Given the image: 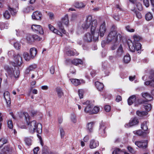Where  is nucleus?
Segmentation results:
<instances>
[{
  "instance_id": "obj_1",
  "label": "nucleus",
  "mask_w": 154,
  "mask_h": 154,
  "mask_svg": "<svg viewBox=\"0 0 154 154\" xmlns=\"http://www.w3.org/2000/svg\"><path fill=\"white\" fill-rule=\"evenodd\" d=\"M91 24V33H86L84 37V40L87 42H91L93 40L96 41L98 40L99 34L95 32L96 29L97 25V20H92V16L89 15L86 17L85 20L82 25V27L84 29H87Z\"/></svg>"
},
{
  "instance_id": "obj_2",
  "label": "nucleus",
  "mask_w": 154,
  "mask_h": 154,
  "mask_svg": "<svg viewBox=\"0 0 154 154\" xmlns=\"http://www.w3.org/2000/svg\"><path fill=\"white\" fill-rule=\"evenodd\" d=\"M25 118L27 122L26 128L29 132L31 133H34L36 132L40 134L42 131V125L41 123H38L35 120H33L28 122L27 119L29 118V116L28 114L26 112L23 113Z\"/></svg>"
},
{
  "instance_id": "obj_3",
  "label": "nucleus",
  "mask_w": 154,
  "mask_h": 154,
  "mask_svg": "<svg viewBox=\"0 0 154 154\" xmlns=\"http://www.w3.org/2000/svg\"><path fill=\"white\" fill-rule=\"evenodd\" d=\"M122 38V35L118 33L116 30L111 31L109 34L107 38V41L109 42H115L118 40L120 41Z\"/></svg>"
},
{
  "instance_id": "obj_4",
  "label": "nucleus",
  "mask_w": 154,
  "mask_h": 154,
  "mask_svg": "<svg viewBox=\"0 0 154 154\" xmlns=\"http://www.w3.org/2000/svg\"><path fill=\"white\" fill-rule=\"evenodd\" d=\"M127 44L130 50L132 52H134L136 50L139 51L141 49V45L139 42H137L134 45L131 41L129 40L127 42Z\"/></svg>"
},
{
  "instance_id": "obj_5",
  "label": "nucleus",
  "mask_w": 154,
  "mask_h": 154,
  "mask_svg": "<svg viewBox=\"0 0 154 154\" xmlns=\"http://www.w3.org/2000/svg\"><path fill=\"white\" fill-rule=\"evenodd\" d=\"M14 59L16 63H13V65L15 66L17 65L20 66L23 63L22 58L19 54L14 55Z\"/></svg>"
},
{
  "instance_id": "obj_6",
  "label": "nucleus",
  "mask_w": 154,
  "mask_h": 154,
  "mask_svg": "<svg viewBox=\"0 0 154 154\" xmlns=\"http://www.w3.org/2000/svg\"><path fill=\"white\" fill-rule=\"evenodd\" d=\"M6 68H7L8 70V72L10 74L12 78H18L19 77L20 75V71L18 69L16 70H15L13 72H12V71L8 66H6L5 68L7 69Z\"/></svg>"
},
{
  "instance_id": "obj_7",
  "label": "nucleus",
  "mask_w": 154,
  "mask_h": 154,
  "mask_svg": "<svg viewBox=\"0 0 154 154\" xmlns=\"http://www.w3.org/2000/svg\"><path fill=\"white\" fill-rule=\"evenodd\" d=\"M148 140H140L136 141L135 142V144L139 148L145 149L147 146Z\"/></svg>"
},
{
  "instance_id": "obj_8",
  "label": "nucleus",
  "mask_w": 154,
  "mask_h": 154,
  "mask_svg": "<svg viewBox=\"0 0 154 154\" xmlns=\"http://www.w3.org/2000/svg\"><path fill=\"white\" fill-rule=\"evenodd\" d=\"M31 28L34 32L37 33L43 34L44 33L42 28L40 25H33L32 26Z\"/></svg>"
},
{
  "instance_id": "obj_9",
  "label": "nucleus",
  "mask_w": 154,
  "mask_h": 154,
  "mask_svg": "<svg viewBox=\"0 0 154 154\" xmlns=\"http://www.w3.org/2000/svg\"><path fill=\"white\" fill-rule=\"evenodd\" d=\"M106 28L105 26V23L104 21L100 25L99 27V32H98L101 37H103L106 32Z\"/></svg>"
},
{
  "instance_id": "obj_10",
  "label": "nucleus",
  "mask_w": 154,
  "mask_h": 154,
  "mask_svg": "<svg viewBox=\"0 0 154 154\" xmlns=\"http://www.w3.org/2000/svg\"><path fill=\"white\" fill-rule=\"evenodd\" d=\"M42 17V13L39 11H36L34 12L32 15L33 19L38 20H40Z\"/></svg>"
},
{
  "instance_id": "obj_11",
  "label": "nucleus",
  "mask_w": 154,
  "mask_h": 154,
  "mask_svg": "<svg viewBox=\"0 0 154 154\" xmlns=\"http://www.w3.org/2000/svg\"><path fill=\"white\" fill-rule=\"evenodd\" d=\"M139 121L136 118H134L131 119L128 124H126L125 125V127L128 128L137 124Z\"/></svg>"
},
{
  "instance_id": "obj_12",
  "label": "nucleus",
  "mask_w": 154,
  "mask_h": 154,
  "mask_svg": "<svg viewBox=\"0 0 154 154\" xmlns=\"http://www.w3.org/2000/svg\"><path fill=\"white\" fill-rule=\"evenodd\" d=\"M133 133L134 134L142 136L143 137H148L147 134L149 133V131H148L146 132L142 131L141 130H140L137 131H133Z\"/></svg>"
},
{
  "instance_id": "obj_13",
  "label": "nucleus",
  "mask_w": 154,
  "mask_h": 154,
  "mask_svg": "<svg viewBox=\"0 0 154 154\" xmlns=\"http://www.w3.org/2000/svg\"><path fill=\"white\" fill-rule=\"evenodd\" d=\"M98 145L99 143L98 141H96L94 140H91L89 145V146L91 149H93L95 148Z\"/></svg>"
},
{
  "instance_id": "obj_14",
  "label": "nucleus",
  "mask_w": 154,
  "mask_h": 154,
  "mask_svg": "<svg viewBox=\"0 0 154 154\" xmlns=\"http://www.w3.org/2000/svg\"><path fill=\"white\" fill-rule=\"evenodd\" d=\"M71 62L72 64L76 66L79 64H82L83 63L82 60L79 59H74L71 60Z\"/></svg>"
},
{
  "instance_id": "obj_15",
  "label": "nucleus",
  "mask_w": 154,
  "mask_h": 154,
  "mask_svg": "<svg viewBox=\"0 0 154 154\" xmlns=\"http://www.w3.org/2000/svg\"><path fill=\"white\" fill-rule=\"evenodd\" d=\"M36 68L37 66L36 64H33L31 65L26 68L25 73L26 74H28L31 71L34 70Z\"/></svg>"
},
{
  "instance_id": "obj_16",
  "label": "nucleus",
  "mask_w": 154,
  "mask_h": 154,
  "mask_svg": "<svg viewBox=\"0 0 154 154\" xmlns=\"http://www.w3.org/2000/svg\"><path fill=\"white\" fill-rule=\"evenodd\" d=\"M49 28L51 31H52L54 33L58 35H59L61 36H62V33L59 30L55 29L51 25H49Z\"/></svg>"
},
{
  "instance_id": "obj_17",
  "label": "nucleus",
  "mask_w": 154,
  "mask_h": 154,
  "mask_svg": "<svg viewBox=\"0 0 154 154\" xmlns=\"http://www.w3.org/2000/svg\"><path fill=\"white\" fill-rule=\"evenodd\" d=\"M74 6L77 8H84L85 5L82 2H76L74 3Z\"/></svg>"
},
{
  "instance_id": "obj_18",
  "label": "nucleus",
  "mask_w": 154,
  "mask_h": 154,
  "mask_svg": "<svg viewBox=\"0 0 154 154\" xmlns=\"http://www.w3.org/2000/svg\"><path fill=\"white\" fill-rule=\"evenodd\" d=\"M93 107V106L91 104L88 105L84 109L85 112L90 114H92V111Z\"/></svg>"
},
{
  "instance_id": "obj_19",
  "label": "nucleus",
  "mask_w": 154,
  "mask_h": 154,
  "mask_svg": "<svg viewBox=\"0 0 154 154\" xmlns=\"http://www.w3.org/2000/svg\"><path fill=\"white\" fill-rule=\"evenodd\" d=\"M106 128V127L105 126V124L101 122L100 123V128H99V132L100 133H101V134H103L105 133V129Z\"/></svg>"
},
{
  "instance_id": "obj_20",
  "label": "nucleus",
  "mask_w": 154,
  "mask_h": 154,
  "mask_svg": "<svg viewBox=\"0 0 154 154\" xmlns=\"http://www.w3.org/2000/svg\"><path fill=\"white\" fill-rule=\"evenodd\" d=\"M95 85L97 89L99 91H102L104 88V85L103 84L99 82H95Z\"/></svg>"
},
{
  "instance_id": "obj_21",
  "label": "nucleus",
  "mask_w": 154,
  "mask_h": 154,
  "mask_svg": "<svg viewBox=\"0 0 154 154\" xmlns=\"http://www.w3.org/2000/svg\"><path fill=\"white\" fill-rule=\"evenodd\" d=\"M143 97L147 101H151L152 99V97L148 93L145 92L142 94Z\"/></svg>"
},
{
  "instance_id": "obj_22",
  "label": "nucleus",
  "mask_w": 154,
  "mask_h": 154,
  "mask_svg": "<svg viewBox=\"0 0 154 154\" xmlns=\"http://www.w3.org/2000/svg\"><path fill=\"white\" fill-rule=\"evenodd\" d=\"M136 100V96L135 95H133L130 97L128 99V104L129 105H131L134 103Z\"/></svg>"
},
{
  "instance_id": "obj_23",
  "label": "nucleus",
  "mask_w": 154,
  "mask_h": 154,
  "mask_svg": "<svg viewBox=\"0 0 154 154\" xmlns=\"http://www.w3.org/2000/svg\"><path fill=\"white\" fill-rule=\"evenodd\" d=\"M24 141L26 145L28 146L32 145V140L31 137H26L24 138Z\"/></svg>"
},
{
  "instance_id": "obj_24",
  "label": "nucleus",
  "mask_w": 154,
  "mask_h": 154,
  "mask_svg": "<svg viewBox=\"0 0 154 154\" xmlns=\"http://www.w3.org/2000/svg\"><path fill=\"white\" fill-rule=\"evenodd\" d=\"M30 55L32 58H33L36 56L37 53L36 49L35 48H31L30 49Z\"/></svg>"
},
{
  "instance_id": "obj_25",
  "label": "nucleus",
  "mask_w": 154,
  "mask_h": 154,
  "mask_svg": "<svg viewBox=\"0 0 154 154\" xmlns=\"http://www.w3.org/2000/svg\"><path fill=\"white\" fill-rule=\"evenodd\" d=\"M123 53V51L122 47L121 45H120L117 51L116 55L117 56H121L122 55Z\"/></svg>"
},
{
  "instance_id": "obj_26",
  "label": "nucleus",
  "mask_w": 154,
  "mask_h": 154,
  "mask_svg": "<svg viewBox=\"0 0 154 154\" xmlns=\"http://www.w3.org/2000/svg\"><path fill=\"white\" fill-rule=\"evenodd\" d=\"M70 80L72 83L75 86L79 85L81 83L80 80L77 79H70Z\"/></svg>"
},
{
  "instance_id": "obj_27",
  "label": "nucleus",
  "mask_w": 154,
  "mask_h": 154,
  "mask_svg": "<svg viewBox=\"0 0 154 154\" xmlns=\"http://www.w3.org/2000/svg\"><path fill=\"white\" fill-rule=\"evenodd\" d=\"M148 122L147 121H145L143 122L141 125V127L142 129L144 131H146L148 129Z\"/></svg>"
},
{
  "instance_id": "obj_28",
  "label": "nucleus",
  "mask_w": 154,
  "mask_h": 154,
  "mask_svg": "<svg viewBox=\"0 0 154 154\" xmlns=\"http://www.w3.org/2000/svg\"><path fill=\"white\" fill-rule=\"evenodd\" d=\"M94 124V122H91L88 124L87 125V128L90 132L92 131Z\"/></svg>"
},
{
  "instance_id": "obj_29",
  "label": "nucleus",
  "mask_w": 154,
  "mask_h": 154,
  "mask_svg": "<svg viewBox=\"0 0 154 154\" xmlns=\"http://www.w3.org/2000/svg\"><path fill=\"white\" fill-rule=\"evenodd\" d=\"M4 98L6 102L7 101H9L10 100V94L8 91L5 92L3 94Z\"/></svg>"
},
{
  "instance_id": "obj_30",
  "label": "nucleus",
  "mask_w": 154,
  "mask_h": 154,
  "mask_svg": "<svg viewBox=\"0 0 154 154\" xmlns=\"http://www.w3.org/2000/svg\"><path fill=\"white\" fill-rule=\"evenodd\" d=\"M66 54L69 56H77L79 54L75 51H73L71 50H69L67 51Z\"/></svg>"
},
{
  "instance_id": "obj_31",
  "label": "nucleus",
  "mask_w": 154,
  "mask_h": 154,
  "mask_svg": "<svg viewBox=\"0 0 154 154\" xmlns=\"http://www.w3.org/2000/svg\"><path fill=\"white\" fill-rule=\"evenodd\" d=\"M23 57L26 61H29L31 59H32L31 56H30L27 52H24L23 54Z\"/></svg>"
},
{
  "instance_id": "obj_32",
  "label": "nucleus",
  "mask_w": 154,
  "mask_h": 154,
  "mask_svg": "<svg viewBox=\"0 0 154 154\" xmlns=\"http://www.w3.org/2000/svg\"><path fill=\"white\" fill-rule=\"evenodd\" d=\"M10 151L9 148L8 146L5 147L0 153V154H8Z\"/></svg>"
},
{
  "instance_id": "obj_33",
  "label": "nucleus",
  "mask_w": 154,
  "mask_h": 154,
  "mask_svg": "<svg viewBox=\"0 0 154 154\" xmlns=\"http://www.w3.org/2000/svg\"><path fill=\"white\" fill-rule=\"evenodd\" d=\"M131 60V57L129 54H128L124 56V61L125 63H128Z\"/></svg>"
},
{
  "instance_id": "obj_34",
  "label": "nucleus",
  "mask_w": 154,
  "mask_h": 154,
  "mask_svg": "<svg viewBox=\"0 0 154 154\" xmlns=\"http://www.w3.org/2000/svg\"><path fill=\"white\" fill-rule=\"evenodd\" d=\"M56 91L59 98H61L63 95L62 89L59 88H56Z\"/></svg>"
},
{
  "instance_id": "obj_35",
  "label": "nucleus",
  "mask_w": 154,
  "mask_h": 154,
  "mask_svg": "<svg viewBox=\"0 0 154 154\" xmlns=\"http://www.w3.org/2000/svg\"><path fill=\"white\" fill-rule=\"evenodd\" d=\"M137 114L140 117L143 116L148 114V112L145 111H141L139 110L137 111L136 112Z\"/></svg>"
},
{
  "instance_id": "obj_36",
  "label": "nucleus",
  "mask_w": 154,
  "mask_h": 154,
  "mask_svg": "<svg viewBox=\"0 0 154 154\" xmlns=\"http://www.w3.org/2000/svg\"><path fill=\"white\" fill-rule=\"evenodd\" d=\"M7 140L5 138L3 137L0 139V148H1L3 145L7 143Z\"/></svg>"
},
{
  "instance_id": "obj_37",
  "label": "nucleus",
  "mask_w": 154,
  "mask_h": 154,
  "mask_svg": "<svg viewBox=\"0 0 154 154\" xmlns=\"http://www.w3.org/2000/svg\"><path fill=\"white\" fill-rule=\"evenodd\" d=\"M8 26V24L7 23L0 22V29H1L7 28Z\"/></svg>"
},
{
  "instance_id": "obj_38",
  "label": "nucleus",
  "mask_w": 154,
  "mask_h": 154,
  "mask_svg": "<svg viewBox=\"0 0 154 154\" xmlns=\"http://www.w3.org/2000/svg\"><path fill=\"white\" fill-rule=\"evenodd\" d=\"M62 21L64 24L65 25H67L69 21L67 15H65L64 17L63 18Z\"/></svg>"
},
{
  "instance_id": "obj_39",
  "label": "nucleus",
  "mask_w": 154,
  "mask_h": 154,
  "mask_svg": "<svg viewBox=\"0 0 154 154\" xmlns=\"http://www.w3.org/2000/svg\"><path fill=\"white\" fill-rule=\"evenodd\" d=\"M26 38L29 43H31L33 42V38L32 35H28L26 37Z\"/></svg>"
},
{
  "instance_id": "obj_40",
  "label": "nucleus",
  "mask_w": 154,
  "mask_h": 154,
  "mask_svg": "<svg viewBox=\"0 0 154 154\" xmlns=\"http://www.w3.org/2000/svg\"><path fill=\"white\" fill-rule=\"evenodd\" d=\"M143 106L145 109L147 111H149L151 109V106L150 104L144 103Z\"/></svg>"
},
{
  "instance_id": "obj_41",
  "label": "nucleus",
  "mask_w": 154,
  "mask_h": 154,
  "mask_svg": "<svg viewBox=\"0 0 154 154\" xmlns=\"http://www.w3.org/2000/svg\"><path fill=\"white\" fill-rule=\"evenodd\" d=\"M153 82L151 81H147L145 82L144 84L146 86L150 85L152 87H154V83L152 82Z\"/></svg>"
},
{
  "instance_id": "obj_42",
  "label": "nucleus",
  "mask_w": 154,
  "mask_h": 154,
  "mask_svg": "<svg viewBox=\"0 0 154 154\" xmlns=\"http://www.w3.org/2000/svg\"><path fill=\"white\" fill-rule=\"evenodd\" d=\"M3 16L5 18L8 19L10 17L11 15L8 11H6L3 13Z\"/></svg>"
},
{
  "instance_id": "obj_43",
  "label": "nucleus",
  "mask_w": 154,
  "mask_h": 154,
  "mask_svg": "<svg viewBox=\"0 0 154 154\" xmlns=\"http://www.w3.org/2000/svg\"><path fill=\"white\" fill-rule=\"evenodd\" d=\"M152 15L150 13H148L145 15V18L146 20H149L152 19Z\"/></svg>"
},
{
  "instance_id": "obj_44",
  "label": "nucleus",
  "mask_w": 154,
  "mask_h": 154,
  "mask_svg": "<svg viewBox=\"0 0 154 154\" xmlns=\"http://www.w3.org/2000/svg\"><path fill=\"white\" fill-rule=\"evenodd\" d=\"M57 25L59 29L61 30L63 33H65L66 31L63 26L62 23L61 22H59L58 23Z\"/></svg>"
},
{
  "instance_id": "obj_45",
  "label": "nucleus",
  "mask_w": 154,
  "mask_h": 154,
  "mask_svg": "<svg viewBox=\"0 0 154 154\" xmlns=\"http://www.w3.org/2000/svg\"><path fill=\"white\" fill-rule=\"evenodd\" d=\"M78 94L80 99L82 98L83 97L84 91L83 90L80 89L78 91Z\"/></svg>"
},
{
  "instance_id": "obj_46",
  "label": "nucleus",
  "mask_w": 154,
  "mask_h": 154,
  "mask_svg": "<svg viewBox=\"0 0 154 154\" xmlns=\"http://www.w3.org/2000/svg\"><path fill=\"white\" fill-rule=\"evenodd\" d=\"M99 111V108L97 106H95L92 109V114H96Z\"/></svg>"
},
{
  "instance_id": "obj_47",
  "label": "nucleus",
  "mask_w": 154,
  "mask_h": 154,
  "mask_svg": "<svg viewBox=\"0 0 154 154\" xmlns=\"http://www.w3.org/2000/svg\"><path fill=\"white\" fill-rule=\"evenodd\" d=\"M149 79H151L152 81L154 82V71H151L150 75L149 76Z\"/></svg>"
},
{
  "instance_id": "obj_48",
  "label": "nucleus",
  "mask_w": 154,
  "mask_h": 154,
  "mask_svg": "<svg viewBox=\"0 0 154 154\" xmlns=\"http://www.w3.org/2000/svg\"><path fill=\"white\" fill-rule=\"evenodd\" d=\"M33 38V41L34 40L39 41L41 40L42 38H40L38 36L36 35H32Z\"/></svg>"
},
{
  "instance_id": "obj_49",
  "label": "nucleus",
  "mask_w": 154,
  "mask_h": 154,
  "mask_svg": "<svg viewBox=\"0 0 154 154\" xmlns=\"http://www.w3.org/2000/svg\"><path fill=\"white\" fill-rule=\"evenodd\" d=\"M126 29L128 32H133L134 31V30L132 28L129 26H127L125 27Z\"/></svg>"
},
{
  "instance_id": "obj_50",
  "label": "nucleus",
  "mask_w": 154,
  "mask_h": 154,
  "mask_svg": "<svg viewBox=\"0 0 154 154\" xmlns=\"http://www.w3.org/2000/svg\"><path fill=\"white\" fill-rule=\"evenodd\" d=\"M136 5L137 9L139 11H141L142 10V6L140 2H137Z\"/></svg>"
},
{
  "instance_id": "obj_51",
  "label": "nucleus",
  "mask_w": 154,
  "mask_h": 154,
  "mask_svg": "<svg viewBox=\"0 0 154 154\" xmlns=\"http://www.w3.org/2000/svg\"><path fill=\"white\" fill-rule=\"evenodd\" d=\"M133 38L135 43H137L136 42H138L141 39L140 37L137 35H134L133 36Z\"/></svg>"
},
{
  "instance_id": "obj_52",
  "label": "nucleus",
  "mask_w": 154,
  "mask_h": 154,
  "mask_svg": "<svg viewBox=\"0 0 154 154\" xmlns=\"http://www.w3.org/2000/svg\"><path fill=\"white\" fill-rule=\"evenodd\" d=\"M14 47L17 49H19L20 48V45L18 42L14 43Z\"/></svg>"
},
{
  "instance_id": "obj_53",
  "label": "nucleus",
  "mask_w": 154,
  "mask_h": 154,
  "mask_svg": "<svg viewBox=\"0 0 154 154\" xmlns=\"http://www.w3.org/2000/svg\"><path fill=\"white\" fill-rule=\"evenodd\" d=\"M135 13L138 19H140L142 18V15H141V13L140 12L138 11H135Z\"/></svg>"
},
{
  "instance_id": "obj_54",
  "label": "nucleus",
  "mask_w": 154,
  "mask_h": 154,
  "mask_svg": "<svg viewBox=\"0 0 154 154\" xmlns=\"http://www.w3.org/2000/svg\"><path fill=\"white\" fill-rule=\"evenodd\" d=\"M71 119L73 123H75L76 122V117L75 115L72 114L71 116Z\"/></svg>"
},
{
  "instance_id": "obj_55",
  "label": "nucleus",
  "mask_w": 154,
  "mask_h": 154,
  "mask_svg": "<svg viewBox=\"0 0 154 154\" xmlns=\"http://www.w3.org/2000/svg\"><path fill=\"white\" fill-rule=\"evenodd\" d=\"M8 127L9 128L11 129L13 127V125L11 120H9L8 121Z\"/></svg>"
},
{
  "instance_id": "obj_56",
  "label": "nucleus",
  "mask_w": 154,
  "mask_h": 154,
  "mask_svg": "<svg viewBox=\"0 0 154 154\" xmlns=\"http://www.w3.org/2000/svg\"><path fill=\"white\" fill-rule=\"evenodd\" d=\"M8 9L12 15H14L16 12V10L13 8L9 7Z\"/></svg>"
},
{
  "instance_id": "obj_57",
  "label": "nucleus",
  "mask_w": 154,
  "mask_h": 154,
  "mask_svg": "<svg viewBox=\"0 0 154 154\" xmlns=\"http://www.w3.org/2000/svg\"><path fill=\"white\" fill-rule=\"evenodd\" d=\"M104 109L106 112H109L111 110V107L109 105H106L105 106Z\"/></svg>"
},
{
  "instance_id": "obj_58",
  "label": "nucleus",
  "mask_w": 154,
  "mask_h": 154,
  "mask_svg": "<svg viewBox=\"0 0 154 154\" xmlns=\"http://www.w3.org/2000/svg\"><path fill=\"white\" fill-rule=\"evenodd\" d=\"M120 152V149L119 148L116 149L114 150L112 152V154H119V153Z\"/></svg>"
},
{
  "instance_id": "obj_59",
  "label": "nucleus",
  "mask_w": 154,
  "mask_h": 154,
  "mask_svg": "<svg viewBox=\"0 0 154 154\" xmlns=\"http://www.w3.org/2000/svg\"><path fill=\"white\" fill-rule=\"evenodd\" d=\"M143 2L144 5L146 7H148L149 6V3L148 0H143Z\"/></svg>"
},
{
  "instance_id": "obj_60",
  "label": "nucleus",
  "mask_w": 154,
  "mask_h": 154,
  "mask_svg": "<svg viewBox=\"0 0 154 154\" xmlns=\"http://www.w3.org/2000/svg\"><path fill=\"white\" fill-rule=\"evenodd\" d=\"M127 149L131 153L134 152V150L130 146H128L127 147Z\"/></svg>"
},
{
  "instance_id": "obj_61",
  "label": "nucleus",
  "mask_w": 154,
  "mask_h": 154,
  "mask_svg": "<svg viewBox=\"0 0 154 154\" xmlns=\"http://www.w3.org/2000/svg\"><path fill=\"white\" fill-rule=\"evenodd\" d=\"M61 136V137L62 138L65 135V132L63 130V129L62 128H60V129Z\"/></svg>"
},
{
  "instance_id": "obj_62",
  "label": "nucleus",
  "mask_w": 154,
  "mask_h": 154,
  "mask_svg": "<svg viewBox=\"0 0 154 154\" xmlns=\"http://www.w3.org/2000/svg\"><path fill=\"white\" fill-rule=\"evenodd\" d=\"M48 14L49 17L50 19H52L54 18V15L53 13L50 12H49Z\"/></svg>"
},
{
  "instance_id": "obj_63",
  "label": "nucleus",
  "mask_w": 154,
  "mask_h": 154,
  "mask_svg": "<svg viewBox=\"0 0 154 154\" xmlns=\"http://www.w3.org/2000/svg\"><path fill=\"white\" fill-rule=\"evenodd\" d=\"M39 149V148L38 147H36L34 148L33 150L34 154H38L37 153Z\"/></svg>"
},
{
  "instance_id": "obj_64",
  "label": "nucleus",
  "mask_w": 154,
  "mask_h": 154,
  "mask_svg": "<svg viewBox=\"0 0 154 154\" xmlns=\"http://www.w3.org/2000/svg\"><path fill=\"white\" fill-rule=\"evenodd\" d=\"M115 59V57L113 56H110L109 57V60L111 62H114Z\"/></svg>"
}]
</instances>
